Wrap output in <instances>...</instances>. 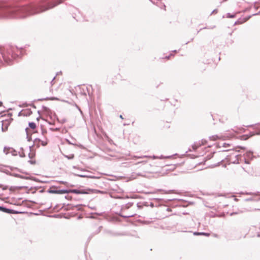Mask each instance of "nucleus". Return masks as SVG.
<instances>
[{
    "label": "nucleus",
    "instance_id": "nucleus-1",
    "mask_svg": "<svg viewBox=\"0 0 260 260\" xmlns=\"http://www.w3.org/2000/svg\"><path fill=\"white\" fill-rule=\"evenodd\" d=\"M18 52L19 50L17 48H8L3 50L1 54L4 61L9 64L13 59L16 58Z\"/></svg>",
    "mask_w": 260,
    "mask_h": 260
},
{
    "label": "nucleus",
    "instance_id": "nucleus-2",
    "mask_svg": "<svg viewBox=\"0 0 260 260\" xmlns=\"http://www.w3.org/2000/svg\"><path fill=\"white\" fill-rule=\"evenodd\" d=\"M10 13L12 14L14 13H18L20 14V17H25L27 15H32L36 12L32 11V8L31 6L23 7L21 8H17L10 11Z\"/></svg>",
    "mask_w": 260,
    "mask_h": 260
},
{
    "label": "nucleus",
    "instance_id": "nucleus-3",
    "mask_svg": "<svg viewBox=\"0 0 260 260\" xmlns=\"http://www.w3.org/2000/svg\"><path fill=\"white\" fill-rule=\"evenodd\" d=\"M41 134L42 137H38L34 140V144L38 147L41 145L43 146H46L48 143V139L47 137V129L42 126L41 127Z\"/></svg>",
    "mask_w": 260,
    "mask_h": 260
},
{
    "label": "nucleus",
    "instance_id": "nucleus-4",
    "mask_svg": "<svg viewBox=\"0 0 260 260\" xmlns=\"http://www.w3.org/2000/svg\"><path fill=\"white\" fill-rule=\"evenodd\" d=\"M54 79L55 78H53L51 81L50 79L42 81L40 83L41 90L45 93H53V90L51 88V87L54 84L52 82H53Z\"/></svg>",
    "mask_w": 260,
    "mask_h": 260
},
{
    "label": "nucleus",
    "instance_id": "nucleus-5",
    "mask_svg": "<svg viewBox=\"0 0 260 260\" xmlns=\"http://www.w3.org/2000/svg\"><path fill=\"white\" fill-rule=\"evenodd\" d=\"M240 149L245 150V148L240 146L236 147L234 150L232 151V152L229 155V161L234 164H237L239 162V160L241 158V155L236 154V152H239Z\"/></svg>",
    "mask_w": 260,
    "mask_h": 260
},
{
    "label": "nucleus",
    "instance_id": "nucleus-6",
    "mask_svg": "<svg viewBox=\"0 0 260 260\" xmlns=\"http://www.w3.org/2000/svg\"><path fill=\"white\" fill-rule=\"evenodd\" d=\"M40 116L36 117V121L34 122H30L28 123V126L30 129L35 131L37 128V125L39 124Z\"/></svg>",
    "mask_w": 260,
    "mask_h": 260
},
{
    "label": "nucleus",
    "instance_id": "nucleus-7",
    "mask_svg": "<svg viewBox=\"0 0 260 260\" xmlns=\"http://www.w3.org/2000/svg\"><path fill=\"white\" fill-rule=\"evenodd\" d=\"M63 155L69 159H73L74 157V152L70 149L64 150Z\"/></svg>",
    "mask_w": 260,
    "mask_h": 260
},
{
    "label": "nucleus",
    "instance_id": "nucleus-8",
    "mask_svg": "<svg viewBox=\"0 0 260 260\" xmlns=\"http://www.w3.org/2000/svg\"><path fill=\"white\" fill-rule=\"evenodd\" d=\"M68 193H74L76 194H86L87 192L84 190L70 189L67 190Z\"/></svg>",
    "mask_w": 260,
    "mask_h": 260
},
{
    "label": "nucleus",
    "instance_id": "nucleus-9",
    "mask_svg": "<svg viewBox=\"0 0 260 260\" xmlns=\"http://www.w3.org/2000/svg\"><path fill=\"white\" fill-rule=\"evenodd\" d=\"M51 193L55 194H63L68 193L67 190H53L50 191Z\"/></svg>",
    "mask_w": 260,
    "mask_h": 260
},
{
    "label": "nucleus",
    "instance_id": "nucleus-10",
    "mask_svg": "<svg viewBox=\"0 0 260 260\" xmlns=\"http://www.w3.org/2000/svg\"><path fill=\"white\" fill-rule=\"evenodd\" d=\"M35 153L33 151L30 150V152L29 153V157L31 159V160H29V162L32 164L35 163V161L32 159L35 157Z\"/></svg>",
    "mask_w": 260,
    "mask_h": 260
},
{
    "label": "nucleus",
    "instance_id": "nucleus-11",
    "mask_svg": "<svg viewBox=\"0 0 260 260\" xmlns=\"http://www.w3.org/2000/svg\"><path fill=\"white\" fill-rule=\"evenodd\" d=\"M194 235H204L206 236H209L210 234L207 233H199V232H196L194 233Z\"/></svg>",
    "mask_w": 260,
    "mask_h": 260
},
{
    "label": "nucleus",
    "instance_id": "nucleus-12",
    "mask_svg": "<svg viewBox=\"0 0 260 260\" xmlns=\"http://www.w3.org/2000/svg\"><path fill=\"white\" fill-rule=\"evenodd\" d=\"M0 209H1L3 211H6L8 213H10V212H9L10 210H9V209H7L3 208H2V207H0Z\"/></svg>",
    "mask_w": 260,
    "mask_h": 260
},
{
    "label": "nucleus",
    "instance_id": "nucleus-13",
    "mask_svg": "<svg viewBox=\"0 0 260 260\" xmlns=\"http://www.w3.org/2000/svg\"><path fill=\"white\" fill-rule=\"evenodd\" d=\"M206 142H207L206 141L202 140V143L201 144H199V145L201 146L202 145H205V144H206Z\"/></svg>",
    "mask_w": 260,
    "mask_h": 260
},
{
    "label": "nucleus",
    "instance_id": "nucleus-14",
    "mask_svg": "<svg viewBox=\"0 0 260 260\" xmlns=\"http://www.w3.org/2000/svg\"><path fill=\"white\" fill-rule=\"evenodd\" d=\"M171 56V55H170V56H166L165 58V59H166L167 60H168V59H170V56Z\"/></svg>",
    "mask_w": 260,
    "mask_h": 260
},
{
    "label": "nucleus",
    "instance_id": "nucleus-15",
    "mask_svg": "<svg viewBox=\"0 0 260 260\" xmlns=\"http://www.w3.org/2000/svg\"><path fill=\"white\" fill-rule=\"evenodd\" d=\"M49 8H45V9H44L42 10L41 11V12L45 11H46V10H47L49 9Z\"/></svg>",
    "mask_w": 260,
    "mask_h": 260
},
{
    "label": "nucleus",
    "instance_id": "nucleus-16",
    "mask_svg": "<svg viewBox=\"0 0 260 260\" xmlns=\"http://www.w3.org/2000/svg\"><path fill=\"white\" fill-rule=\"evenodd\" d=\"M51 129L52 131H59V128H55V129H54L53 128H51Z\"/></svg>",
    "mask_w": 260,
    "mask_h": 260
},
{
    "label": "nucleus",
    "instance_id": "nucleus-17",
    "mask_svg": "<svg viewBox=\"0 0 260 260\" xmlns=\"http://www.w3.org/2000/svg\"><path fill=\"white\" fill-rule=\"evenodd\" d=\"M63 1H64V0H62V1L59 2L58 4H60V3H61Z\"/></svg>",
    "mask_w": 260,
    "mask_h": 260
},
{
    "label": "nucleus",
    "instance_id": "nucleus-18",
    "mask_svg": "<svg viewBox=\"0 0 260 260\" xmlns=\"http://www.w3.org/2000/svg\"><path fill=\"white\" fill-rule=\"evenodd\" d=\"M50 99L53 100H55V98H50Z\"/></svg>",
    "mask_w": 260,
    "mask_h": 260
},
{
    "label": "nucleus",
    "instance_id": "nucleus-19",
    "mask_svg": "<svg viewBox=\"0 0 260 260\" xmlns=\"http://www.w3.org/2000/svg\"><path fill=\"white\" fill-rule=\"evenodd\" d=\"M63 86L62 84H60V86Z\"/></svg>",
    "mask_w": 260,
    "mask_h": 260
}]
</instances>
